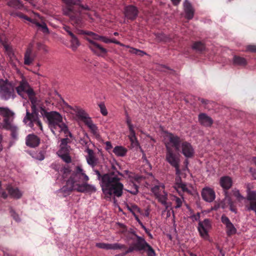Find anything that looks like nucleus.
<instances>
[{"mask_svg": "<svg viewBox=\"0 0 256 256\" xmlns=\"http://www.w3.org/2000/svg\"><path fill=\"white\" fill-rule=\"evenodd\" d=\"M97 176L103 194L106 198H120L123 194L124 184L120 182L121 178L124 176L116 166L112 164L111 170L108 173L102 174L97 170H94Z\"/></svg>", "mask_w": 256, "mask_h": 256, "instance_id": "f257e3e1", "label": "nucleus"}, {"mask_svg": "<svg viewBox=\"0 0 256 256\" xmlns=\"http://www.w3.org/2000/svg\"><path fill=\"white\" fill-rule=\"evenodd\" d=\"M44 112V117L46 118L48 127L52 132L56 135V132H64L68 134L70 132L68 126L62 122L61 115L56 112H46L42 107L40 108Z\"/></svg>", "mask_w": 256, "mask_h": 256, "instance_id": "f03ea898", "label": "nucleus"}, {"mask_svg": "<svg viewBox=\"0 0 256 256\" xmlns=\"http://www.w3.org/2000/svg\"><path fill=\"white\" fill-rule=\"evenodd\" d=\"M88 180L89 177L85 173L82 166L78 165L72 171L66 184L74 185L75 183L88 182Z\"/></svg>", "mask_w": 256, "mask_h": 256, "instance_id": "7ed1b4c3", "label": "nucleus"}, {"mask_svg": "<svg viewBox=\"0 0 256 256\" xmlns=\"http://www.w3.org/2000/svg\"><path fill=\"white\" fill-rule=\"evenodd\" d=\"M16 97L14 86L8 80H0V98L7 100L10 98L14 99Z\"/></svg>", "mask_w": 256, "mask_h": 256, "instance_id": "20e7f679", "label": "nucleus"}, {"mask_svg": "<svg viewBox=\"0 0 256 256\" xmlns=\"http://www.w3.org/2000/svg\"><path fill=\"white\" fill-rule=\"evenodd\" d=\"M32 112H30L28 110H26V116L24 118L23 122L26 124L28 122V126L32 128L34 126V124L37 125L41 130H42V124L38 118V113L37 111L36 106L32 102V105L31 106Z\"/></svg>", "mask_w": 256, "mask_h": 256, "instance_id": "39448f33", "label": "nucleus"}, {"mask_svg": "<svg viewBox=\"0 0 256 256\" xmlns=\"http://www.w3.org/2000/svg\"><path fill=\"white\" fill-rule=\"evenodd\" d=\"M166 160L176 169V174H181L180 168V158L178 154H175L172 148L167 144L166 145Z\"/></svg>", "mask_w": 256, "mask_h": 256, "instance_id": "423d86ee", "label": "nucleus"}, {"mask_svg": "<svg viewBox=\"0 0 256 256\" xmlns=\"http://www.w3.org/2000/svg\"><path fill=\"white\" fill-rule=\"evenodd\" d=\"M16 89L18 94L22 97H23L24 93H26L30 97L34 95V90L25 79H22L20 82L19 85Z\"/></svg>", "mask_w": 256, "mask_h": 256, "instance_id": "0eeeda50", "label": "nucleus"}, {"mask_svg": "<svg viewBox=\"0 0 256 256\" xmlns=\"http://www.w3.org/2000/svg\"><path fill=\"white\" fill-rule=\"evenodd\" d=\"M36 56V53L33 51V44H29L24 55V64L30 65Z\"/></svg>", "mask_w": 256, "mask_h": 256, "instance_id": "6e6552de", "label": "nucleus"}, {"mask_svg": "<svg viewBox=\"0 0 256 256\" xmlns=\"http://www.w3.org/2000/svg\"><path fill=\"white\" fill-rule=\"evenodd\" d=\"M210 228V221L206 218L204 220L200 222L198 224V230L201 236L206 239L208 238V230Z\"/></svg>", "mask_w": 256, "mask_h": 256, "instance_id": "1a4fd4ad", "label": "nucleus"}, {"mask_svg": "<svg viewBox=\"0 0 256 256\" xmlns=\"http://www.w3.org/2000/svg\"><path fill=\"white\" fill-rule=\"evenodd\" d=\"M138 14V8L133 5L128 6L124 8V16L128 20H134L137 18Z\"/></svg>", "mask_w": 256, "mask_h": 256, "instance_id": "9d476101", "label": "nucleus"}, {"mask_svg": "<svg viewBox=\"0 0 256 256\" xmlns=\"http://www.w3.org/2000/svg\"><path fill=\"white\" fill-rule=\"evenodd\" d=\"M221 221L226 226V233L228 236H230L236 234L237 230L228 216L222 215L221 217Z\"/></svg>", "mask_w": 256, "mask_h": 256, "instance_id": "9b49d317", "label": "nucleus"}, {"mask_svg": "<svg viewBox=\"0 0 256 256\" xmlns=\"http://www.w3.org/2000/svg\"><path fill=\"white\" fill-rule=\"evenodd\" d=\"M181 152L187 158H192L194 153V149L190 143L184 141L181 144Z\"/></svg>", "mask_w": 256, "mask_h": 256, "instance_id": "f8f14e48", "label": "nucleus"}, {"mask_svg": "<svg viewBox=\"0 0 256 256\" xmlns=\"http://www.w3.org/2000/svg\"><path fill=\"white\" fill-rule=\"evenodd\" d=\"M86 40L88 42L90 45L88 46V48L92 51L94 54L100 55L99 52L101 54H105L108 52L106 49L102 47L100 44L95 42L94 40H91L89 38H86Z\"/></svg>", "mask_w": 256, "mask_h": 256, "instance_id": "ddd939ff", "label": "nucleus"}, {"mask_svg": "<svg viewBox=\"0 0 256 256\" xmlns=\"http://www.w3.org/2000/svg\"><path fill=\"white\" fill-rule=\"evenodd\" d=\"M96 246L104 250H121L126 249L125 245L119 243L107 244L104 242H98L96 244Z\"/></svg>", "mask_w": 256, "mask_h": 256, "instance_id": "4468645a", "label": "nucleus"}, {"mask_svg": "<svg viewBox=\"0 0 256 256\" xmlns=\"http://www.w3.org/2000/svg\"><path fill=\"white\" fill-rule=\"evenodd\" d=\"M168 139V140L172 146L174 148L176 151H180L182 142L180 138L172 133H169L167 135Z\"/></svg>", "mask_w": 256, "mask_h": 256, "instance_id": "2eb2a0df", "label": "nucleus"}, {"mask_svg": "<svg viewBox=\"0 0 256 256\" xmlns=\"http://www.w3.org/2000/svg\"><path fill=\"white\" fill-rule=\"evenodd\" d=\"M202 196L205 201L210 202L215 198V192L212 189L206 188L202 192Z\"/></svg>", "mask_w": 256, "mask_h": 256, "instance_id": "dca6fc26", "label": "nucleus"}, {"mask_svg": "<svg viewBox=\"0 0 256 256\" xmlns=\"http://www.w3.org/2000/svg\"><path fill=\"white\" fill-rule=\"evenodd\" d=\"M183 5L186 18L192 19L194 16V10L192 4L188 0H184Z\"/></svg>", "mask_w": 256, "mask_h": 256, "instance_id": "f3484780", "label": "nucleus"}, {"mask_svg": "<svg viewBox=\"0 0 256 256\" xmlns=\"http://www.w3.org/2000/svg\"><path fill=\"white\" fill-rule=\"evenodd\" d=\"M198 120L200 124L206 127L210 126L213 123L212 119L205 113L199 114Z\"/></svg>", "mask_w": 256, "mask_h": 256, "instance_id": "a211bd4d", "label": "nucleus"}, {"mask_svg": "<svg viewBox=\"0 0 256 256\" xmlns=\"http://www.w3.org/2000/svg\"><path fill=\"white\" fill-rule=\"evenodd\" d=\"M148 244L145 239L140 236H136V240L133 243L136 250L138 252L144 251Z\"/></svg>", "mask_w": 256, "mask_h": 256, "instance_id": "6ab92c4d", "label": "nucleus"}, {"mask_svg": "<svg viewBox=\"0 0 256 256\" xmlns=\"http://www.w3.org/2000/svg\"><path fill=\"white\" fill-rule=\"evenodd\" d=\"M88 155L86 156L87 163L92 168H94L97 164L98 160L94 156L93 150L87 148L85 150Z\"/></svg>", "mask_w": 256, "mask_h": 256, "instance_id": "aec40b11", "label": "nucleus"}, {"mask_svg": "<svg viewBox=\"0 0 256 256\" xmlns=\"http://www.w3.org/2000/svg\"><path fill=\"white\" fill-rule=\"evenodd\" d=\"M40 141V138L36 135L28 134L26 136V143L30 147L35 148L38 146Z\"/></svg>", "mask_w": 256, "mask_h": 256, "instance_id": "412c9836", "label": "nucleus"}, {"mask_svg": "<svg viewBox=\"0 0 256 256\" xmlns=\"http://www.w3.org/2000/svg\"><path fill=\"white\" fill-rule=\"evenodd\" d=\"M220 186L224 190V192H227L230 189L232 184V178L228 176H224L220 178Z\"/></svg>", "mask_w": 256, "mask_h": 256, "instance_id": "4be33fe9", "label": "nucleus"}, {"mask_svg": "<svg viewBox=\"0 0 256 256\" xmlns=\"http://www.w3.org/2000/svg\"><path fill=\"white\" fill-rule=\"evenodd\" d=\"M156 197L158 201L164 206L166 210L168 209V207L171 205L170 202L168 203L167 202L168 193L164 190H162V192L159 194Z\"/></svg>", "mask_w": 256, "mask_h": 256, "instance_id": "5701e85b", "label": "nucleus"}, {"mask_svg": "<svg viewBox=\"0 0 256 256\" xmlns=\"http://www.w3.org/2000/svg\"><path fill=\"white\" fill-rule=\"evenodd\" d=\"M73 110L78 118L82 120L84 123L85 120L90 118L88 114L84 110L79 107L76 106L73 108Z\"/></svg>", "mask_w": 256, "mask_h": 256, "instance_id": "b1692460", "label": "nucleus"}, {"mask_svg": "<svg viewBox=\"0 0 256 256\" xmlns=\"http://www.w3.org/2000/svg\"><path fill=\"white\" fill-rule=\"evenodd\" d=\"M70 142V140L68 138L61 139L60 145V149L58 151V153H68L70 146L68 145V144Z\"/></svg>", "mask_w": 256, "mask_h": 256, "instance_id": "393cba45", "label": "nucleus"}, {"mask_svg": "<svg viewBox=\"0 0 256 256\" xmlns=\"http://www.w3.org/2000/svg\"><path fill=\"white\" fill-rule=\"evenodd\" d=\"M6 190L8 191L9 194L13 198L18 199L22 196V192L18 188H14L10 185H8L7 186Z\"/></svg>", "mask_w": 256, "mask_h": 256, "instance_id": "a878e982", "label": "nucleus"}, {"mask_svg": "<svg viewBox=\"0 0 256 256\" xmlns=\"http://www.w3.org/2000/svg\"><path fill=\"white\" fill-rule=\"evenodd\" d=\"M8 130L10 131V136L12 138V140L10 141L9 144V146H11L14 144L15 142L18 140V129L16 126H14L12 128H10Z\"/></svg>", "mask_w": 256, "mask_h": 256, "instance_id": "bb28decb", "label": "nucleus"}, {"mask_svg": "<svg viewBox=\"0 0 256 256\" xmlns=\"http://www.w3.org/2000/svg\"><path fill=\"white\" fill-rule=\"evenodd\" d=\"M7 4L11 8L18 10H23L25 8L22 2L20 0H10Z\"/></svg>", "mask_w": 256, "mask_h": 256, "instance_id": "cd10ccee", "label": "nucleus"}, {"mask_svg": "<svg viewBox=\"0 0 256 256\" xmlns=\"http://www.w3.org/2000/svg\"><path fill=\"white\" fill-rule=\"evenodd\" d=\"M84 124L87 126L90 129L92 134L97 136H98V128L97 126L94 124L91 119H88V120H86L84 121Z\"/></svg>", "mask_w": 256, "mask_h": 256, "instance_id": "c85d7f7f", "label": "nucleus"}, {"mask_svg": "<svg viewBox=\"0 0 256 256\" xmlns=\"http://www.w3.org/2000/svg\"><path fill=\"white\" fill-rule=\"evenodd\" d=\"M232 62L234 65L242 66H244L247 64V61L245 58L236 55L234 56Z\"/></svg>", "mask_w": 256, "mask_h": 256, "instance_id": "c756f323", "label": "nucleus"}, {"mask_svg": "<svg viewBox=\"0 0 256 256\" xmlns=\"http://www.w3.org/2000/svg\"><path fill=\"white\" fill-rule=\"evenodd\" d=\"M70 187L64 186L61 188L56 191L58 193H62L64 196L69 195L73 190H74V185L69 184Z\"/></svg>", "mask_w": 256, "mask_h": 256, "instance_id": "7c9ffc66", "label": "nucleus"}, {"mask_svg": "<svg viewBox=\"0 0 256 256\" xmlns=\"http://www.w3.org/2000/svg\"><path fill=\"white\" fill-rule=\"evenodd\" d=\"M114 153L118 156H124L127 152V150L122 146H116L113 150Z\"/></svg>", "mask_w": 256, "mask_h": 256, "instance_id": "2f4dec72", "label": "nucleus"}, {"mask_svg": "<svg viewBox=\"0 0 256 256\" xmlns=\"http://www.w3.org/2000/svg\"><path fill=\"white\" fill-rule=\"evenodd\" d=\"M34 24H36V26L38 28L39 30L42 31L43 33L46 34H49V30L48 28L44 22L40 23L38 22H37L35 20L34 22H33Z\"/></svg>", "mask_w": 256, "mask_h": 256, "instance_id": "473e14b6", "label": "nucleus"}, {"mask_svg": "<svg viewBox=\"0 0 256 256\" xmlns=\"http://www.w3.org/2000/svg\"><path fill=\"white\" fill-rule=\"evenodd\" d=\"M70 37L71 48L73 50H76L80 46V42L76 35L74 34Z\"/></svg>", "mask_w": 256, "mask_h": 256, "instance_id": "72a5a7b5", "label": "nucleus"}, {"mask_svg": "<svg viewBox=\"0 0 256 256\" xmlns=\"http://www.w3.org/2000/svg\"><path fill=\"white\" fill-rule=\"evenodd\" d=\"M192 48L198 52H202L205 50L206 46L201 42H196L194 43Z\"/></svg>", "mask_w": 256, "mask_h": 256, "instance_id": "f704fd0d", "label": "nucleus"}, {"mask_svg": "<svg viewBox=\"0 0 256 256\" xmlns=\"http://www.w3.org/2000/svg\"><path fill=\"white\" fill-rule=\"evenodd\" d=\"M65 14L66 15H68L70 19L72 21V22L73 23V22L76 19L80 16L81 15L80 12H74L70 8L68 10V12H66Z\"/></svg>", "mask_w": 256, "mask_h": 256, "instance_id": "c9c22d12", "label": "nucleus"}, {"mask_svg": "<svg viewBox=\"0 0 256 256\" xmlns=\"http://www.w3.org/2000/svg\"><path fill=\"white\" fill-rule=\"evenodd\" d=\"M65 14L66 15H68L70 19L72 21V22L73 23V22L76 19L80 16L81 15L80 12H74L70 8L68 10V12H66Z\"/></svg>", "mask_w": 256, "mask_h": 256, "instance_id": "e433bc0d", "label": "nucleus"}, {"mask_svg": "<svg viewBox=\"0 0 256 256\" xmlns=\"http://www.w3.org/2000/svg\"><path fill=\"white\" fill-rule=\"evenodd\" d=\"M14 113L8 108L4 107H0V115L5 117H9L12 116Z\"/></svg>", "mask_w": 256, "mask_h": 256, "instance_id": "4c0bfd02", "label": "nucleus"}, {"mask_svg": "<svg viewBox=\"0 0 256 256\" xmlns=\"http://www.w3.org/2000/svg\"><path fill=\"white\" fill-rule=\"evenodd\" d=\"M225 200H227L228 204L230 206V211L234 212L235 213L236 212V210L235 208L233 207V202L229 195V194L228 192H225Z\"/></svg>", "mask_w": 256, "mask_h": 256, "instance_id": "58836bf2", "label": "nucleus"}, {"mask_svg": "<svg viewBox=\"0 0 256 256\" xmlns=\"http://www.w3.org/2000/svg\"><path fill=\"white\" fill-rule=\"evenodd\" d=\"M164 186L162 185H156L152 188L151 191L154 194V196H156L159 194L162 193L161 191L162 190H164Z\"/></svg>", "mask_w": 256, "mask_h": 256, "instance_id": "ea45409f", "label": "nucleus"}, {"mask_svg": "<svg viewBox=\"0 0 256 256\" xmlns=\"http://www.w3.org/2000/svg\"><path fill=\"white\" fill-rule=\"evenodd\" d=\"M74 190H76L78 192H86V182L80 183H75Z\"/></svg>", "mask_w": 256, "mask_h": 256, "instance_id": "a19ab883", "label": "nucleus"}, {"mask_svg": "<svg viewBox=\"0 0 256 256\" xmlns=\"http://www.w3.org/2000/svg\"><path fill=\"white\" fill-rule=\"evenodd\" d=\"M130 186H131L130 190H127V191L133 195L137 194L138 192V186L134 182H132L130 184Z\"/></svg>", "mask_w": 256, "mask_h": 256, "instance_id": "79ce46f5", "label": "nucleus"}, {"mask_svg": "<svg viewBox=\"0 0 256 256\" xmlns=\"http://www.w3.org/2000/svg\"><path fill=\"white\" fill-rule=\"evenodd\" d=\"M247 200L250 201V203L256 202V192L250 191L248 193Z\"/></svg>", "mask_w": 256, "mask_h": 256, "instance_id": "37998d69", "label": "nucleus"}, {"mask_svg": "<svg viewBox=\"0 0 256 256\" xmlns=\"http://www.w3.org/2000/svg\"><path fill=\"white\" fill-rule=\"evenodd\" d=\"M12 15L14 16H17L21 18L24 19L32 23H33V22L34 20H33V19H32V18H28L24 14H22V12H20L12 14Z\"/></svg>", "mask_w": 256, "mask_h": 256, "instance_id": "c03bdc74", "label": "nucleus"}, {"mask_svg": "<svg viewBox=\"0 0 256 256\" xmlns=\"http://www.w3.org/2000/svg\"><path fill=\"white\" fill-rule=\"evenodd\" d=\"M14 125H13L11 124L10 119L9 118V117H5L4 120V125L3 127L8 130L10 129V128H12V126H14Z\"/></svg>", "mask_w": 256, "mask_h": 256, "instance_id": "a18cd8bd", "label": "nucleus"}, {"mask_svg": "<svg viewBox=\"0 0 256 256\" xmlns=\"http://www.w3.org/2000/svg\"><path fill=\"white\" fill-rule=\"evenodd\" d=\"M144 251L146 252L148 256H156L154 250L149 244L146 246Z\"/></svg>", "mask_w": 256, "mask_h": 256, "instance_id": "49530a36", "label": "nucleus"}, {"mask_svg": "<svg viewBox=\"0 0 256 256\" xmlns=\"http://www.w3.org/2000/svg\"><path fill=\"white\" fill-rule=\"evenodd\" d=\"M130 135L128 136V138L130 140V141L132 144L137 143L138 141L136 140V132L134 129L130 130Z\"/></svg>", "mask_w": 256, "mask_h": 256, "instance_id": "de8ad7c7", "label": "nucleus"}, {"mask_svg": "<svg viewBox=\"0 0 256 256\" xmlns=\"http://www.w3.org/2000/svg\"><path fill=\"white\" fill-rule=\"evenodd\" d=\"M60 157L66 162L68 164L72 161L70 156L68 154V153H59Z\"/></svg>", "mask_w": 256, "mask_h": 256, "instance_id": "09e8293b", "label": "nucleus"}, {"mask_svg": "<svg viewBox=\"0 0 256 256\" xmlns=\"http://www.w3.org/2000/svg\"><path fill=\"white\" fill-rule=\"evenodd\" d=\"M86 192H94L96 190V188L94 185L90 184L86 182Z\"/></svg>", "mask_w": 256, "mask_h": 256, "instance_id": "8fccbe9b", "label": "nucleus"}, {"mask_svg": "<svg viewBox=\"0 0 256 256\" xmlns=\"http://www.w3.org/2000/svg\"><path fill=\"white\" fill-rule=\"evenodd\" d=\"M173 200L175 201L176 202V206H175L176 208H178L181 207L182 206V202L184 201L183 198H180L178 196H174Z\"/></svg>", "mask_w": 256, "mask_h": 256, "instance_id": "3c124183", "label": "nucleus"}, {"mask_svg": "<svg viewBox=\"0 0 256 256\" xmlns=\"http://www.w3.org/2000/svg\"><path fill=\"white\" fill-rule=\"evenodd\" d=\"M175 188L181 189L183 192H186L188 194L190 193V190L187 188L186 184L184 182L176 186Z\"/></svg>", "mask_w": 256, "mask_h": 256, "instance_id": "603ef678", "label": "nucleus"}, {"mask_svg": "<svg viewBox=\"0 0 256 256\" xmlns=\"http://www.w3.org/2000/svg\"><path fill=\"white\" fill-rule=\"evenodd\" d=\"M94 40H101L102 42L108 44V38L102 36L98 35V34H96V35L94 37Z\"/></svg>", "mask_w": 256, "mask_h": 256, "instance_id": "864d4df0", "label": "nucleus"}, {"mask_svg": "<svg viewBox=\"0 0 256 256\" xmlns=\"http://www.w3.org/2000/svg\"><path fill=\"white\" fill-rule=\"evenodd\" d=\"M136 218L138 222L140 224L142 228L144 229V230L145 231V232L148 234L149 237L150 238H152V234L150 232V231L148 230L143 224L142 222L139 220L138 216H136Z\"/></svg>", "mask_w": 256, "mask_h": 256, "instance_id": "5fc2aeb1", "label": "nucleus"}, {"mask_svg": "<svg viewBox=\"0 0 256 256\" xmlns=\"http://www.w3.org/2000/svg\"><path fill=\"white\" fill-rule=\"evenodd\" d=\"M73 4L76 5L78 6L80 8H81L82 9L89 10H90V7L88 5H84L81 4V2L80 0H76Z\"/></svg>", "mask_w": 256, "mask_h": 256, "instance_id": "6e6d98bb", "label": "nucleus"}, {"mask_svg": "<svg viewBox=\"0 0 256 256\" xmlns=\"http://www.w3.org/2000/svg\"><path fill=\"white\" fill-rule=\"evenodd\" d=\"M34 157L39 160H42L44 158V154L42 151H40L35 154V156Z\"/></svg>", "mask_w": 256, "mask_h": 256, "instance_id": "4d7b16f0", "label": "nucleus"}, {"mask_svg": "<svg viewBox=\"0 0 256 256\" xmlns=\"http://www.w3.org/2000/svg\"><path fill=\"white\" fill-rule=\"evenodd\" d=\"M10 213L12 216L13 218L18 222H19L20 221V219L18 216V215L16 212L12 208H10Z\"/></svg>", "mask_w": 256, "mask_h": 256, "instance_id": "13d9d810", "label": "nucleus"}, {"mask_svg": "<svg viewBox=\"0 0 256 256\" xmlns=\"http://www.w3.org/2000/svg\"><path fill=\"white\" fill-rule=\"evenodd\" d=\"M108 44H109V43H114V44H116L120 45V46H126L127 48H128V46H125L123 44L120 42L119 41H118L117 40H116L115 38L110 39V38H108Z\"/></svg>", "mask_w": 256, "mask_h": 256, "instance_id": "bf43d9fd", "label": "nucleus"}, {"mask_svg": "<svg viewBox=\"0 0 256 256\" xmlns=\"http://www.w3.org/2000/svg\"><path fill=\"white\" fill-rule=\"evenodd\" d=\"M98 106L100 109V112H101L103 116H106L108 114V112H107L106 108V106H104V104H99Z\"/></svg>", "mask_w": 256, "mask_h": 256, "instance_id": "052dcab7", "label": "nucleus"}, {"mask_svg": "<svg viewBox=\"0 0 256 256\" xmlns=\"http://www.w3.org/2000/svg\"><path fill=\"white\" fill-rule=\"evenodd\" d=\"M76 26H80L82 24V18L81 15L80 16L72 23Z\"/></svg>", "mask_w": 256, "mask_h": 256, "instance_id": "680f3d73", "label": "nucleus"}, {"mask_svg": "<svg viewBox=\"0 0 256 256\" xmlns=\"http://www.w3.org/2000/svg\"><path fill=\"white\" fill-rule=\"evenodd\" d=\"M232 193H233V194L236 197V198L238 200H241L244 199V197L240 194V193L239 190H232Z\"/></svg>", "mask_w": 256, "mask_h": 256, "instance_id": "e2e57ef3", "label": "nucleus"}, {"mask_svg": "<svg viewBox=\"0 0 256 256\" xmlns=\"http://www.w3.org/2000/svg\"><path fill=\"white\" fill-rule=\"evenodd\" d=\"M36 48H37L38 50H42L45 52H48L45 45H44L43 44H42L41 42H37L36 43Z\"/></svg>", "mask_w": 256, "mask_h": 256, "instance_id": "0e129e2a", "label": "nucleus"}, {"mask_svg": "<svg viewBox=\"0 0 256 256\" xmlns=\"http://www.w3.org/2000/svg\"><path fill=\"white\" fill-rule=\"evenodd\" d=\"M246 51H248L252 52H256V46L248 45L246 46Z\"/></svg>", "mask_w": 256, "mask_h": 256, "instance_id": "69168bd1", "label": "nucleus"}, {"mask_svg": "<svg viewBox=\"0 0 256 256\" xmlns=\"http://www.w3.org/2000/svg\"><path fill=\"white\" fill-rule=\"evenodd\" d=\"M180 174H176V176L175 179V180H176L175 187L176 186H177L179 185L180 184L182 183V178L180 176Z\"/></svg>", "mask_w": 256, "mask_h": 256, "instance_id": "338daca9", "label": "nucleus"}, {"mask_svg": "<svg viewBox=\"0 0 256 256\" xmlns=\"http://www.w3.org/2000/svg\"><path fill=\"white\" fill-rule=\"evenodd\" d=\"M80 33L81 34H84L90 36H92L93 39L94 38V36L96 35V33H94V32H92L84 31V30H80Z\"/></svg>", "mask_w": 256, "mask_h": 256, "instance_id": "774afa93", "label": "nucleus"}]
</instances>
